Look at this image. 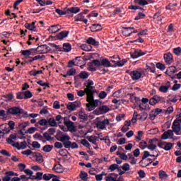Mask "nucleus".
Masks as SVG:
<instances>
[{
  "instance_id": "f257e3e1",
  "label": "nucleus",
  "mask_w": 181,
  "mask_h": 181,
  "mask_svg": "<svg viewBox=\"0 0 181 181\" xmlns=\"http://www.w3.org/2000/svg\"><path fill=\"white\" fill-rule=\"evenodd\" d=\"M21 115L24 114L23 116V118L28 117V115L27 112H25L23 109L19 107H13L11 108H8L7 110V115Z\"/></svg>"
},
{
  "instance_id": "f03ea898",
  "label": "nucleus",
  "mask_w": 181,
  "mask_h": 181,
  "mask_svg": "<svg viewBox=\"0 0 181 181\" xmlns=\"http://www.w3.org/2000/svg\"><path fill=\"white\" fill-rule=\"evenodd\" d=\"M55 138L57 141L62 142L63 145H64V142H66L67 141H70L71 139L70 136L64 135V133L62 131H59L57 132V134L55 135Z\"/></svg>"
},
{
  "instance_id": "7ed1b4c3",
  "label": "nucleus",
  "mask_w": 181,
  "mask_h": 181,
  "mask_svg": "<svg viewBox=\"0 0 181 181\" xmlns=\"http://www.w3.org/2000/svg\"><path fill=\"white\" fill-rule=\"evenodd\" d=\"M36 51L40 54H47L49 52L52 51V48L47 45H41L36 48Z\"/></svg>"
},
{
  "instance_id": "20e7f679",
  "label": "nucleus",
  "mask_w": 181,
  "mask_h": 181,
  "mask_svg": "<svg viewBox=\"0 0 181 181\" xmlns=\"http://www.w3.org/2000/svg\"><path fill=\"white\" fill-rule=\"evenodd\" d=\"M147 51L143 52L141 49H136L135 51L131 53V57L134 59L143 57L146 54Z\"/></svg>"
},
{
  "instance_id": "39448f33",
  "label": "nucleus",
  "mask_w": 181,
  "mask_h": 181,
  "mask_svg": "<svg viewBox=\"0 0 181 181\" xmlns=\"http://www.w3.org/2000/svg\"><path fill=\"white\" fill-rule=\"evenodd\" d=\"M173 132L175 133V134L178 135L179 132L181 130V123L179 122V120L175 119L173 125H172Z\"/></svg>"
},
{
  "instance_id": "423d86ee",
  "label": "nucleus",
  "mask_w": 181,
  "mask_h": 181,
  "mask_svg": "<svg viewBox=\"0 0 181 181\" xmlns=\"http://www.w3.org/2000/svg\"><path fill=\"white\" fill-rule=\"evenodd\" d=\"M63 145L66 149H78V144L76 142L72 143L70 140H67Z\"/></svg>"
},
{
  "instance_id": "0eeeda50",
  "label": "nucleus",
  "mask_w": 181,
  "mask_h": 181,
  "mask_svg": "<svg viewBox=\"0 0 181 181\" xmlns=\"http://www.w3.org/2000/svg\"><path fill=\"white\" fill-rule=\"evenodd\" d=\"M163 59L166 64L170 65L174 60L173 54L171 52H167L163 54Z\"/></svg>"
},
{
  "instance_id": "6e6552de",
  "label": "nucleus",
  "mask_w": 181,
  "mask_h": 181,
  "mask_svg": "<svg viewBox=\"0 0 181 181\" xmlns=\"http://www.w3.org/2000/svg\"><path fill=\"white\" fill-rule=\"evenodd\" d=\"M174 133L171 129L167 130L161 135V139H173Z\"/></svg>"
},
{
  "instance_id": "1a4fd4ad",
  "label": "nucleus",
  "mask_w": 181,
  "mask_h": 181,
  "mask_svg": "<svg viewBox=\"0 0 181 181\" xmlns=\"http://www.w3.org/2000/svg\"><path fill=\"white\" fill-rule=\"evenodd\" d=\"M110 124L108 119H105L103 121H98L96 124V127L100 129H104L106 128V125Z\"/></svg>"
},
{
  "instance_id": "9d476101",
  "label": "nucleus",
  "mask_w": 181,
  "mask_h": 181,
  "mask_svg": "<svg viewBox=\"0 0 181 181\" xmlns=\"http://www.w3.org/2000/svg\"><path fill=\"white\" fill-rule=\"evenodd\" d=\"M70 34V31L69 30H63L60 33H59L58 34H57L56 35V38L59 40H62L64 38L68 37L69 35Z\"/></svg>"
},
{
  "instance_id": "9b49d317",
  "label": "nucleus",
  "mask_w": 181,
  "mask_h": 181,
  "mask_svg": "<svg viewBox=\"0 0 181 181\" xmlns=\"http://www.w3.org/2000/svg\"><path fill=\"white\" fill-rule=\"evenodd\" d=\"M78 13H80V8L78 7L67 8V14H69L70 17H74V14H77Z\"/></svg>"
},
{
  "instance_id": "f8f14e48",
  "label": "nucleus",
  "mask_w": 181,
  "mask_h": 181,
  "mask_svg": "<svg viewBox=\"0 0 181 181\" xmlns=\"http://www.w3.org/2000/svg\"><path fill=\"white\" fill-rule=\"evenodd\" d=\"M129 75L133 81H137L142 76V74L141 72H139V71H132V72L129 73Z\"/></svg>"
},
{
  "instance_id": "ddd939ff",
  "label": "nucleus",
  "mask_w": 181,
  "mask_h": 181,
  "mask_svg": "<svg viewBox=\"0 0 181 181\" xmlns=\"http://www.w3.org/2000/svg\"><path fill=\"white\" fill-rule=\"evenodd\" d=\"M99 103H100V101H99L98 100H93L91 103H87L86 107L88 108V110H93L98 105Z\"/></svg>"
},
{
  "instance_id": "4468645a",
  "label": "nucleus",
  "mask_w": 181,
  "mask_h": 181,
  "mask_svg": "<svg viewBox=\"0 0 181 181\" xmlns=\"http://www.w3.org/2000/svg\"><path fill=\"white\" fill-rule=\"evenodd\" d=\"M13 146H14V148H17V149L20 151L21 149H26L28 146H27L26 141H21L20 144L19 142H16L13 144Z\"/></svg>"
},
{
  "instance_id": "2eb2a0df",
  "label": "nucleus",
  "mask_w": 181,
  "mask_h": 181,
  "mask_svg": "<svg viewBox=\"0 0 181 181\" xmlns=\"http://www.w3.org/2000/svg\"><path fill=\"white\" fill-rule=\"evenodd\" d=\"M32 156L33 158H35L36 162H37L39 163H42L44 162L43 156L40 153L34 152V153H32Z\"/></svg>"
},
{
  "instance_id": "dca6fc26",
  "label": "nucleus",
  "mask_w": 181,
  "mask_h": 181,
  "mask_svg": "<svg viewBox=\"0 0 181 181\" xmlns=\"http://www.w3.org/2000/svg\"><path fill=\"white\" fill-rule=\"evenodd\" d=\"M75 22H83L85 24H87L88 20L84 18L83 13H80L75 16Z\"/></svg>"
},
{
  "instance_id": "f3484780",
  "label": "nucleus",
  "mask_w": 181,
  "mask_h": 181,
  "mask_svg": "<svg viewBox=\"0 0 181 181\" xmlns=\"http://www.w3.org/2000/svg\"><path fill=\"white\" fill-rule=\"evenodd\" d=\"M163 98L160 97L158 95H154L153 98H151V99L150 100V105H154L156 103H158L160 101H163Z\"/></svg>"
},
{
  "instance_id": "a211bd4d",
  "label": "nucleus",
  "mask_w": 181,
  "mask_h": 181,
  "mask_svg": "<svg viewBox=\"0 0 181 181\" xmlns=\"http://www.w3.org/2000/svg\"><path fill=\"white\" fill-rule=\"evenodd\" d=\"M170 88V83L169 81H167L165 83V86H161L158 88V90L163 93H168L169 88Z\"/></svg>"
},
{
  "instance_id": "6ab92c4d",
  "label": "nucleus",
  "mask_w": 181,
  "mask_h": 181,
  "mask_svg": "<svg viewBox=\"0 0 181 181\" xmlns=\"http://www.w3.org/2000/svg\"><path fill=\"white\" fill-rule=\"evenodd\" d=\"M83 85L85 87H86L85 88V92L86 94L95 93L96 92V90H94V86H87V83H85Z\"/></svg>"
},
{
  "instance_id": "aec40b11",
  "label": "nucleus",
  "mask_w": 181,
  "mask_h": 181,
  "mask_svg": "<svg viewBox=\"0 0 181 181\" xmlns=\"http://www.w3.org/2000/svg\"><path fill=\"white\" fill-rule=\"evenodd\" d=\"M86 43L89 45H93V46H95L98 47L99 46V42L95 40V38L92 37H89L87 40H86Z\"/></svg>"
},
{
  "instance_id": "412c9836",
  "label": "nucleus",
  "mask_w": 181,
  "mask_h": 181,
  "mask_svg": "<svg viewBox=\"0 0 181 181\" xmlns=\"http://www.w3.org/2000/svg\"><path fill=\"white\" fill-rule=\"evenodd\" d=\"M35 50V48H30L29 49L21 50V54L25 58H31L30 56L32 55V51Z\"/></svg>"
},
{
  "instance_id": "4be33fe9",
  "label": "nucleus",
  "mask_w": 181,
  "mask_h": 181,
  "mask_svg": "<svg viewBox=\"0 0 181 181\" xmlns=\"http://www.w3.org/2000/svg\"><path fill=\"white\" fill-rule=\"evenodd\" d=\"M52 170L55 171L57 173H64L63 165L60 163L54 165L52 168Z\"/></svg>"
},
{
  "instance_id": "5701e85b",
  "label": "nucleus",
  "mask_w": 181,
  "mask_h": 181,
  "mask_svg": "<svg viewBox=\"0 0 181 181\" xmlns=\"http://www.w3.org/2000/svg\"><path fill=\"white\" fill-rule=\"evenodd\" d=\"M101 66L106 68L112 66V64L110 63V61L107 58H103L101 59Z\"/></svg>"
},
{
  "instance_id": "b1692460",
  "label": "nucleus",
  "mask_w": 181,
  "mask_h": 181,
  "mask_svg": "<svg viewBox=\"0 0 181 181\" xmlns=\"http://www.w3.org/2000/svg\"><path fill=\"white\" fill-rule=\"evenodd\" d=\"M72 50V45L69 42H65L63 44L62 52H70Z\"/></svg>"
},
{
  "instance_id": "393cba45",
  "label": "nucleus",
  "mask_w": 181,
  "mask_h": 181,
  "mask_svg": "<svg viewBox=\"0 0 181 181\" xmlns=\"http://www.w3.org/2000/svg\"><path fill=\"white\" fill-rule=\"evenodd\" d=\"M90 29L91 30V32H97V31H100L102 30L103 28L102 25L100 24H96L94 23L92 25V26L90 27Z\"/></svg>"
},
{
  "instance_id": "a878e982",
  "label": "nucleus",
  "mask_w": 181,
  "mask_h": 181,
  "mask_svg": "<svg viewBox=\"0 0 181 181\" xmlns=\"http://www.w3.org/2000/svg\"><path fill=\"white\" fill-rule=\"evenodd\" d=\"M122 34L125 37H129L132 34V31L129 27H122Z\"/></svg>"
},
{
  "instance_id": "bb28decb",
  "label": "nucleus",
  "mask_w": 181,
  "mask_h": 181,
  "mask_svg": "<svg viewBox=\"0 0 181 181\" xmlns=\"http://www.w3.org/2000/svg\"><path fill=\"white\" fill-rule=\"evenodd\" d=\"M54 177H57V175L54 174H51V173H45L42 176V178L45 181H49L51 179Z\"/></svg>"
},
{
  "instance_id": "cd10ccee",
  "label": "nucleus",
  "mask_w": 181,
  "mask_h": 181,
  "mask_svg": "<svg viewBox=\"0 0 181 181\" xmlns=\"http://www.w3.org/2000/svg\"><path fill=\"white\" fill-rule=\"evenodd\" d=\"M48 31L52 33H56L60 31V29L58 28V25H51L49 28H48Z\"/></svg>"
},
{
  "instance_id": "c85d7f7f",
  "label": "nucleus",
  "mask_w": 181,
  "mask_h": 181,
  "mask_svg": "<svg viewBox=\"0 0 181 181\" xmlns=\"http://www.w3.org/2000/svg\"><path fill=\"white\" fill-rule=\"evenodd\" d=\"M151 1L152 0H134V2L141 6H145V5H148V2H151Z\"/></svg>"
},
{
  "instance_id": "c756f323",
  "label": "nucleus",
  "mask_w": 181,
  "mask_h": 181,
  "mask_svg": "<svg viewBox=\"0 0 181 181\" xmlns=\"http://www.w3.org/2000/svg\"><path fill=\"white\" fill-rule=\"evenodd\" d=\"M78 76L82 79H87L90 76V74L86 72V71H81L80 74H78Z\"/></svg>"
},
{
  "instance_id": "7c9ffc66",
  "label": "nucleus",
  "mask_w": 181,
  "mask_h": 181,
  "mask_svg": "<svg viewBox=\"0 0 181 181\" xmlns=\"http://www.w3.org/2000/svg\"><path fill=\"white\" fill-rule=\"evenodd\" d=\"M2 98H4V100L6 102H8L12 100L15 98V96L12 93H8V94L4 95Z\"/></svg>"
},
{
  "instance_id": "2f4dec72",
  "label": "nucleus",
  "mask_w": 181,
  "mask_h": 181,
  "mask_svg": "<svg viewBox=\"0 0 181 181\" xmlns=\"http://www.w3.org/2000/svg\"><path fill=\"white\" fill-rule=\"evenodd\" d=\"M54 148V146L50 144H47L42 147V151L45 153H50Z\"/></svg>"
},
{
  "instance_id": "473e14b6",
  "label": "nucleus",
  "mask_w": 181,
  "mask_h": 181,
  "mask_svg": "<svg viewBox=\"0 0 181 181\" xmlns=\"http://www.w3.org/2000/svg\"><path fill=\"white\" fill-rule=\"evenodd\" d=\"M1 131L3 132V133H8L11 131V129H9L8 125L7 124H4L0 126Z\"/></svg>"
},
{
  "instance_id": "72a5a7b5",
  "label": "nucleus",
  "mask_w": 181,
  "mask_h": 181,
  "mask_svg": "<svg viewBox=\"0 0 181 181\" xmlns=\"http://www.w3.org/2000/svg\"><path fill=\"white\" fill-rule=\"evenodd\" d=\"M55 12L59 15L60 16H65L66 14H68V10H67V8H64V11L61 10L60 8H57L55 10Z\"/></svg>"
},
{
  "instance_id": "f704fd0d",
  "label": "nucleus",
  "mask_w": 181,
  "mask_h": 181,
  "mask_svg": "<svg viewBox=\"0 0 181 181\" xmlns=\"http://www.w3.org/2000/svg\"><path fill=\"white\" fill-rule=\"evenodd\" d=\"M81 48L82 50L85 52H91L92 46L90 45L83 44L81 45Z\"/></svg>"
},
{
  "instance_id": "c9c22d12",
  "label": "nucleus",
  "mask_w": 181,
  "mask_h": 181,
  "mask_svg": "<svg viewBox=\"0 0 181 181\" xmlns=\"http://www.w3.org/2000/svg\"><path fill=\"white\" fill-rule=\"evenodd\" d=\"M158 176L161 180H165L168 177V175L166 173V172L162 170L158 171Z\"/></svg>"
},
{
  "instance_id": "e433bc0d",
  "label": "nucleus",
  "mask_w": 181,
  "mask_h": 181,
  "mask_svg": "<svg viewBox=\"0 0 181 181\" xmlns=\"http://www.w3.org/2000/svg\"><path fill=\"white\" fill-rule=\"evenodd\" d=\"M123 176H120L119 179H116V177H113L112 176H107L105 177V181H123Z\"/></svg>"
},
{
  "instance_id": "4c0bfd02",
  "label": "nucleus",
  "mask_w": 181,
  "mask_h": 181,
  "mask_svg": "<svg viewBox=\"0 0 181 181\" xmlns=\"http://www.w3.org/2000/svg\"><path fill=\"white\" fill-rule=\"evenodd\" d=\"M79 177L83 180V181H87L88 180V174L84 171H81Z\"/></svg>"
},
{
  "instance_id": "58836bf2",
  "label": "nucleus",
  "mask_w": 181,
  "mask_h": 181,
  "mask_svg": "<svg viewBox=\"0 0 181 181\" xmlns=\"http://www.w3.org/2000/svg\"><path fill=\"white\" fill-rule=\"evenodd\" d=\"M47 124L50 126V127H58L57 122H56L54 118H49L47 120Z\"/></svg>"
},
{
  "instance_id": "ea45409f",
  "label": "nucleus",
  "mask_w": 181,
  "mask_h": 181,
  "mask_svg": "<svg viewBox=\"0 0 181 181\" xmlns=\"http://www.w3.org/2000/svg\"><path fill=\"white\" fill-rule=\"evenodd\" d=\"M168 100L167 102H172L173 103H175L177 102L178 99L177 98L176 95H169L168 97Z\"/></svg>"
},
{
  "instance_id": "a19ab883",
  "label": "nucleus",
  "mask_w": 181,
  "mask_h": 181,
  "mask_svg": "<svg viewBox=\"0 0 181 181\" xmlns=\"http://www.w3.org/2000/svg\"><path fill=\"white\" fill-rule=\"evenodd\" d=\"M98 110L103 114H105V113H107L110 110L109 107L107 106H106V105L100 106L98 108Z\"/></svg>"
},
{
  "instance_id": "79ce46f5",
  "label": "nucleus",
  "mask_w": 181,
  "mask_h": 181,
  "mask_svg": "<svg viewBox=\"0 0 181 181\" xmlns=\"http://www.w3.org/2000/svg\"><path fill=\"white\" fill-rule=\"evenodd\" d=\"M78 116H79V118L81 119H83V120L88 119V115L84 113V112H83V111H80L78 112Z\"/></svg>"
},
{
  "instance_id": "37998d69",
  "label": "nucleus",
  "mask_w": 181,
  "mask_h": 181,
  "mask_svg": "<svg viewBox=\"0 0 181 181\" xmlns=\"http://www.w3.org/2000/svg\"><path fill=\"white\" fill-rule=\"evenodd\" d=\"M67 109L71 111H74L76 110V107L74 103L70 102L68 103L66 106Z\"/></svg>"
},
{
  "instance_id": "c03bdc74",
  "label": "nucleus",
  "mask_w": 181,
  "mask_h": 181,
  "mask_svg": "<svg viewBox=\"0 0 181 181\" xmlns=\"http://www.w3.org/2000/svg\"><path fill=\"white\" fill-rule=\"evenodd\" d=\"M173 144L172 143L165 142V146L163 148L165 151H170L172 149Z\"/></svg>"
},
{
  "instance_id": "a18cd8bd",
  "label": "nucleus",
  "mask_w": 181,
  "mask_h": 181,
  "mask_svg": "<svg viewBox=\"0 0 181 181\" xmlns=\"http://www.w3.org/2000/svg\"><path fill=\"white\" fill-rule=\"evenodd\" d=\"M156 67H157V69H160V71H163L166 69L165 64L161 62H157V64H156Z\"/></svg>"
},
{
  "instance_id": "49530a36",
  "label": "nucleus",
  "mask_w": 181,
  "mask_h": 181,
  "mask_svg": "<svg viewBox=\"0 0 181 181\" xmlns=\"http://www.w3.org/2000/svg\"><path fill=\"white\" fill-rule=\"evenodd\" d=\"M24 99H29L33 96L30 90L23 91Z\"/></svg>"
},
{
  "instance_id": "de8ad7c7",
  "label": "nucleus",
  "mask_w": 181,
  "mask_h": 181,
  "mask_svg": "<svg viewBox=\"0 0 181 181\" xmlns=\"http://www.w3.org/2000/svg\"><path fill=\"white\" fill-rule=\"evenodd\" d=\"M38 124L42 126H47L48 125V120H47L46 119H42L35 124V126H37Z\"/></svg>"
},
{
  "instance_id": "09e8293b",
  "label": "nucleus",
  "mask_w": 181,
  "mask_h": 181,
  "mask_svg": "<svg viewBox=\"0 0 181 181\" xmlns=\"http://www.w3.org/2000/svg\"><path fill=\"white\" fill-rule=\"evenodd\" d=\"M77 74L76 68H71L69 71H67V75L69 76H75Z\"/></svg>"
},
{
  "instance_id": "8fccbe9b",
  "label": "nucleus",
  "mask_w": 181,
  "mask_h": 181,
  "mask_svg": "<svg viewBox=\"0 0 181 181\" xmlns=\"http://www.w3.org/2000/svg\"><path fill=\"white\" fill-rule=\"evenodd\" d=\"M127 62V59H123L122 61H117L116 66L118 67H122L125 63Z\"/></svg>"
},
{
  "instance_id": "3c124183",
  "label": "nucleus",
  "mask_w": 181,
  "mask_h": 181,
  "mask_svg": "<svg viewBox=\"0 0 181 181\" xmlns=\"http://www.w3.org/2000/svg\"><path fill=\"white\" fill-rule=\"evenodd\" d=\"M81 144L83 145V146H86V148H88L89 149L90 148H91V144H90L88 141H87L86 139H82Z\"/></svg>"
},
{
  "instance_id": "603ef678",
  "label": "nucleus",
  "mask_w": 181,
  "mask_h": 181,
  "mask_svg": "<svg viewBox=\"0 0 181 181\" xmlns=\"http://www.w3.org/2000/svg\"><path fill=\"white\" fill-rule=\"evenodd\" d=\"M173 52L177 55L179 56L181 54V47H174L173 49Z\"/></svg>"
},
{
  "instance_id": "864d4df0",
  "label": "nucleus",
  "mask_w": 181,
  "mask_h": 181,
  "mask_svg": "<svg viewBox=\"0 0 181 181\" xmlns=\"http://www.w3.org/2000/svg\"><path fill=\"white\" fill-rule=\"evenodd\" d=\"M119 168V165L114 163L110 165V166L108 168V170H110L111 172H114L115 170H118Z\"/></svg>"
},
{
  "instance_id": "5fc2aeb1",
  "label": "nucleus",
  "mask_w": 181,
  "mask_h": 181,
  "mask_svg": "<svg viewBox=\"0 0 181 181\" xmlns=\"http://www.w3.org/2000/svg\"><path fill=\"white\" fill-rule=\"evenodd\" d=\"M155 157L156 156L153 154H150L149 152L148 151H144V154L142 157V160H146L148 157Z\"/></svg>"
},
{
  "instance_id": "6e6d98bb",
  "label": "nucleus",
  "mask_w": 181,
  "mask_h": 181,
  "mask_svg": "<svg viewBox=\"0 0 181 181\" xmlns=\"http://www.w3.org/2000/svg\"><path fill=\"white\" fill-rule=\"evenodd\" d=\"M93 94L94 93H88V94H86L87 95L86 101L88 102L89 103H91L94 100Z\"/></svg>"
},
{
  "instance_id": "4d7b16f0",
  "label": "nucleus",
  "mask_w": 181,
  "mask_h": 181,
  "mask_svg": "<svg viewBox=\"0 0 181 181\" xmlns=\"http://www.w3.org/2000/svg\"><path fill=\"white\" fill-rule=\"evenodd\" d=\"M64 124L67 127V128L70 127V126H72L74 122H71V120H66V118H64Z\"/></svg>"
},
{
  "instance_id": "13d9d810",
  "label": "nucleus",
  "mask_w": 181,
  "mask_h": 181,
  "mask_svg": "<svg viewBox=\"0 0 181 181\" xmlns=\"http://www.w3.org/2000/svg\"><path fill=\"white\" fill-rule=\"evenodd\" d=\"M43 137L45 138V139H46V141H52V137L48 132H45L43 134Z\"/></svg>"
},
{
  "instance_id": "bf43d9fd",
  "label": "nucleus",
  "mask_w": 181,
  "mask_h": 181,
  "mask_svg": "<svg viewBox=\"0 0 181 181\" xmlns=\"http://www.w3.org/2000/svg\"><path fill=\"white\" fill-rule=\"evenodd\" d=\"M168 69L170 76H173L174 74L177 72L175 66H169Z\"/></svg>"
},
{
  "instance_id": "052dcab7",
  "label": "nucleus",
  "mask_w": 181,
  "mask_h": 181,
  "mask_svg": "<svg viewBox=\"0 0 181 181\" xmlns=\"http://www.w3.org/2000/svg\"><path fill=\"white\" fill-rule=\"evenodd\" d=\"M76 66V61L75 59H71L68 62L67 68H72Z\"/></svg>"
},
{
  "instance_id": "680f3d73",
  "label": "nucleus",
  "mask_w": 181,
  "mask_h": 181,
  "mask_svg": "<svg viewBox=\"0 0 181 181\" xmlns=\"http://www.w3.org/2000/svg\"><path fill=\"white\" fill-rule=\"evenodd\" d=\"M144 17H146V14L141 12L139 13V15L136 16L135 21H139L141 19H143Z\"/></svg>"
},
{
  "instance_id": "e2e57ef3",
  "label": "nucleus",
  "mask_w": 181,
  "mask_h": 181,
  "mask_svg": "<svg viewBox=\"0 0 181 181\" xmlns=\"http://www.w3.org/2000/svg\"><path fill=\"white\" fill-rule=\"evenodd\" d=\"M35 127H30L28 130L25 131V133L26 134H34L36 132Z\"/></svg>"
},
{
  "instance_id": "0e129e2a",
  "label": "nucleus",
  "mask_w": 181,
  "mask_h": 181,
  "mask_svg": "<svg viewBox=\"0 0 181 181\" xmlns=\"http://www.w3.org/2000/svg\"><path fill=\"white\" fill-rule=\"evenodd\" d=\"M147 117H148V114L144 112V113H142L141 115L140 114L139 119L145 121L147 119Z\"/></svg>"
},
{
  "instance_id": "69168bd1",
  "label": "nucleus",
  "mask_w": 181,
  "mask_h": 181,
  "mask_svg": "<svg viewBox=\"0 0 181 181\" xmlns=\"http://www.w3.org/2000/svg\"><path fill=\"white\" fill-rule=\"evenodd\" d=\"M122 169L125 171V172H127L130 170V165L129 163H124L123 165V166L122 167Z\"/></svg>"
},
{
  "instance_id": "338daca9",
  "label": "nucleus",
  "mask_w": 181,
  "mask_h": 181,
  "mask_svg": "<svg viewBox=\"0 0 181 181\" xmlns=\"http://www.w3.org/2000/svg\"><path fill=\"white\" fill-rule=\"evenodd\" d=\"M139 107L140 110L142 111V110H146L148 107V105L145 103H141L139 105Z\"/></svg>"
},
{
  "instance_id": "774afa93",
  "label": "nucleus",
  "mask_w": 181,
  "mask_h": 181,
  "mask_svg": "<svg viewBox=\"0 0 181 181\" xmlns=\"http://www.w3.org/2000/svg\"><path fill=\"white\" fill-rule=\"evenodd\" d=\"M17 99L18 100L24 99V91L17 93Z\"/></svg>"
}]
</instances>
